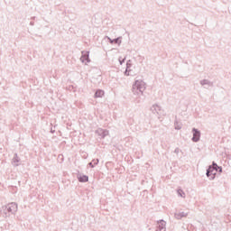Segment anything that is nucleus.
<instances>
[{
	"label": "nucleus",
	"mask_w": 231,
	"mask_h": 231,
	"mask_svg": "<svg viewBox=\"0 0 231 231\" xmlns=\"http://www.w3.org/2000/svg\"><path fill=\"white\" fill-rule=\"evenodd\" d=\"M98 163H100V160L94 159V160H92V162H88V167H90V169H95V167H97V165H98Z\"/></svg>",
	"instance_id": "ddd939ff"
},
{
	"label": "nucleus",
	"mask_w": 231,
	"mask_h": 231,
	"mask_svg": "<svg viewBox=\"0 0 231 231\" xmlns=\"http://www.w3.org/2000/svg\"><path fill=\"white\" fill-rule=\"evenodd\" d=\"M217 172L218 174H221V172H223V167L217 165V163L213 161L211 165L208 166V169L206 170V176L212 181L216 180Z\"/></svg>",
	"instance_id": "f257e3e1"
},
{
	"label": "nucleus",
	"mask_w": 231,
	"mask_h": 231,
	"mask_svg": "<svg viewBox=\"0 0 231 231\" xmlns=\"http://www.w3.org/2000/svg\"><path fill=\"white\" fill-rule=\"evenodd\" d=\"M125 58H122V57H119L118 60H119V64L120 66H122V64H124V62H125Z\"/></svg>",
	"instance_id": "6ab92c4d"
},
{
	"label": "nucleus",
	"mask_w": 231,
	"mask_h": 231,
	"mask_svg": "<svg viewBox=\"0 0 231 231\" xmlns=\"http://www.w3.org/2000/svg\"><path fill=\"white\" fill-rule=\"evenodd\" d=\"M80 61L85 64L91 62V60L89 59V51H81Z\"/></svg>",
	"instance_id": "423d86ee"
},
{
	"label": "nucleus",
	"mask_w": 231,
	"mask_h": 231,
	"mask_svg": "<svg viewBox=\"0 0 231 231\" xmlns=\"http://www.w3.org/2000/svg\"><path fill=\"white\" fill-rule=\"evenodd\" d=\"M150 109L153 115H160V111H162V106L158 105H153Z\"/></svg>",
	"instance_id": "9b49d317"
},
{
	"label": "nucleus",
	"mask_w": 231,
	"mask_h": 231,
	"mask_svg": "<svg viewBox=\"0 0 231 231\" xmlns=\"http://www.w3.org/2000/svg\"><path fill=\"white\" fill-rule=\"evenodd\" d=\"M32 21H35V16L31 18Z\"/></svg>",
	"instance_id": "393cba45"
},
{
	"label": "nucleus",
	"mask_w": 231,
	"mask_h": 231,
	"mask_svg": "<svg viewBox=\"0 0 231 231\" xmlns=\"http://www.w3.org/2000/svg\"><path fill=\"white\" fill-rule=\"evenodd\" d=\"M17 203L11 202L2 207L1 215L3 216V217H10V216L15 215V212H17Z\"/></svg>",
	"instance_id": "f03ea898"
},
{
	"label": "nucleus",
	"mask_w": 231,
	"mask_h": 231,
	"mask_svg": "<svg viewBox=\"0 0 231 231\" xmlns=\"http://www.w3.org/2000/svg\"><path fill=\"white\" fill-rule=\"evenodd\" d=\"M84 158H86V154L84 155Z\"/></svg>",
	"instance_id": "bb28decb"
},
{
	"label": "nucleus",
	"mask_w": 231,
	"mask_h": 231,
	"mask_svg": "<svg viewBox=\"0 0 231 231\" xmlns=\"http://www.w3.org/2000/svg\"><path fill=\"white\" fill-rule=\"evenodd\" d=\"M174 152H175V154H178V153L180 152V148H176V149L174 150Z\"/></svg>",
	"instance_id": "4be33fe9"
},
{
	"label": "nucleus",
	"mask_w": 231,
	"mask_h": 231,
	"mask_svg": "<svg viewBox=\"0 0 231 231\" xmlns=\"http://www.w3.org/2000/svg\"><path fill=\"white\" fill-rule=\"evenodd\" d=\"M105 39L108 41L109 44H117L118 46L122 44V36H119L116 39H111L109 36H105Z\"/></svg>",
	"instance_id": "6e6552de"
},
{
	"label": "nucleus",
	"mask_w": 231,
	"mask_h": 231,
	"mask_svg": "<svg viewBox=\"0 0 231 231\" xmlns=\"http://www.w3.org/2000/svg\"><path fill=\"white\" fill-rule=\"evenodd\" d=\"M13 164L14 165V167H19L21 165V158H19V155H17V153L14 154Z\"/></svg>",
	"instance_id": "9d476101"
},
{
	"label": "nucleus",
	"mask_w": 231,
	"mask_h": 231,
	"mask_svg": "<svg viewBox=\"0 0 231 231\" xmlns=\"http://www.w3.org/2000/svg\"><path fill=\"white\" fill-rule=\"evenodd\" d=\"M188 214L185 212H180V213H175L174 217L176 219H181L182 217H187Z\"/></svg>",
	"instance_id": "4468645a"
},
{
	"label": "nucleus",
	"mask_w": 231,
	"mask_h": 231,
	"mask_svg": "<svg viewBox=\"0 0 231 231\" xmlns=\"http://www.w3.org/2000/svg\"><path fill=\"white\" fill-rule=\"evenodd\" d=\"M192 134L193 136L191 138V141L197 143V142H199L201 140V132L198 128H192Z\"/></svg>",
	"instance_id": "39448f33"
},
{
	"label": "nucleus",
	"mask_w": 231,
	"mask_h": 231,
	"mask_svg": "<svg viewBox=\"0 0 231 231\" xmlns=\"http://www.w3.org/2000/svg\"><path fill=\"white\" fill-rule=\"evenodd\" d=\"M73 88H74L73 85L69 86V89H73Z\"/></svg>",
	"instance_id": "a878e982"
},
{
	"label": "nucleus",
	"mask_w": 231,
	"mask_h": 231,
	"mask_svg": "<svg viewBox=\"0 0 231 231\" xmlns=\"http://www.w3.org/2000/svg\"><path fill=\"white\" fill-rule=\"evenodd\" d=\"M78 181H79V183H88V181H89V177L80 173L78 175Z\"/></svg>",
	"instance_id": "1a4fd4ad"
},
{
	"label": "nucleus",
	"mask_w": 231,
	"mask_h": 231,
	"mask_svg": "<svg viewBox=\"0 0 231 231\" xmlns=\"http://www.w3.org/2000/svg\"><path fill=\"white\" fill-rule=\"evenodd\" d=\"M230 222H231V216L226 215V223H230Z\"/></svg>",
	"instance_id": "aec40b11"
},
{
	"label": "nucleus",
	"mask_w": 231,
	"mask_h": 231,
	"mask_svg": "<svg viewBox=\"0 0 231 231\" xmlns=\"http://www.w3.org/2000/svg\"><path fill=\"white\" fill-rule=\"evenodd\" d=\"M104 95H106V92L102 89H97L96 90L95 94H94V98H102V97H104Z\"/></svg>",
	"instance_id": "f8f14e48"
},
{
	"label": "nucleus",
	"mask_w": 231,
	"mask_h": 231,
	"mask_svg": "<svg viewBox=\"0 0 231 231\" xmlns=\"http://www.w3.org/2000/svg\"><path fill=\"white\" fill-rule=\"evenodd\" d=\"M177 194L178 196H180V198H185V191H183V189H181V188H179L177 189Z\"/></svg>",
	"instance_id": "a211bd4d"
},
{
	"label": "nucleus",
	"mask_w": 231,
	"mask_h": 231,
	"mask_svg": "<svg viewBox=\"0 0 231 231\" xmlns=\"http://www.w3.org/2000/svg\"><path fill=\"white\" fill-rule=\"evenodd\" d=\"M131 68H133V61L131 60H128L126 61V68L124 72V75L125 77H134V72L131 69Z\"/></svg>",
	"instance_id": "20e7f679"
},
{
	"label": "nucleus",
	"mask_w": 231,
	"mask_h": 231,
	"mask_svg": "<svg viewBox=\"0 0 231 231\" xmlns=\"http://www.w3.org/2000/svg\"><path fill=\"white\" fill-rule=\"evenodd\" d=\"M146 89L145 82L142 79H136L132 87L134 95H143V91Z\"/></svg>",
	"instance_id": "7ed1b4c3"
},
{
	"label": "nucleus",
	"mask_w": 231,
	"mask_h": 231,
	"mask_svg": "<svg viewBox=\"0 0 231 231\" xmlns=\"http://www.w3.org/2000/svg\"><path fill=\"white\" fill-rule=\"evenodd\" d=\"M157 228H166V225H167V222H165V220L163 219H161L157 222Z\"/></svg>",
	"instance_id": "2eb2a0df"
},
{
	"label": "nucleus",
	"mask_w": 231,
	"mask_h": 231,
	"mask_svg": "<svg viewBox=\"0 0 231 231\" xmlns=\"http://www.w3.org/2000/svg\"><path fill=\"white\" fill-rule=\"evenodd\" d=\"M51 133L53 134L55 133V130L51 129Z\"/></svg>",
	"instance_id": "b1692460"
},
{
	"label": "nucleus",
	"mask_w": 231,
	"mask_h": 231,
	"mask_svg": "<svg viewBox=\"0 0 231 231\" xmlns=\"http://www.w3.org/2000/svg\"><path fill=\"white\" fill-rule=\"evenodd\" d=\"M96 134L100 136L101 140H104V138H106V136H109V130L107 129H103V128H97L95 131Z\"/></svg>",
	"instance_id": "0eeeda50"
},
{
	"label": "nucleus",
	"mask_w": 231,
	"mask_h": 231,
	"mask_svg": "<svg viewBox=\"0 0 231 231\" xmlns=\"http://www.w3.org/2000/svg\"><path fill=\"white\" fill-rule=\"evenodd\" d=\"M174 127L176 129V131H180V129H181L182 125L181 123H180L179 121H177V119L174 121Z\"/></svg>",
	"instance_id": "f3484780"
},
{
	"label": "nucleus",
	"mask_w": 231,
	"mask_h": 231,
	"mask_svg": "<svg viewBox=\"0 0 231 231\" xmlns=\"http://www.w3.org/2000/svg\"><path fill=\"white\" fill-rule=\"evenodd\" d=\"M200 86H212V82L208 79L200 80Z\"/></svg>",
	"instance_id": "dca6fc26"
},
{
	"label": "nucleus",
	"mask_w": 231,
	"mask_h": 231,
	"mask_svg": "<svg viewBox=\"0 0 231 231\" xmlns=\"http://www.w3.org/2000/svg\"><path fill=\"white\" fill-rule=\"evenodd\" d=\"M30 26H35V22L31 21V22H30Z\"/></svg>",
	"instance_id": "5701e85b"
},
{
	"label": "nucleus",
	"mask_w": 231,
	"mask_h": 231,
	"mask_svg": "<svg viewBox=\"0 0 231 231\" xmlns=\"http://www.w3.org/2000/svg\"><path fill=\"white\" fill-rule=\"evenodd\" d=\"M166 230H167V228H163V227H162V228L157 227V229H156V231H166Z\"/></svg>",
	"instance_id": "412c9836"
}]
</instances>
